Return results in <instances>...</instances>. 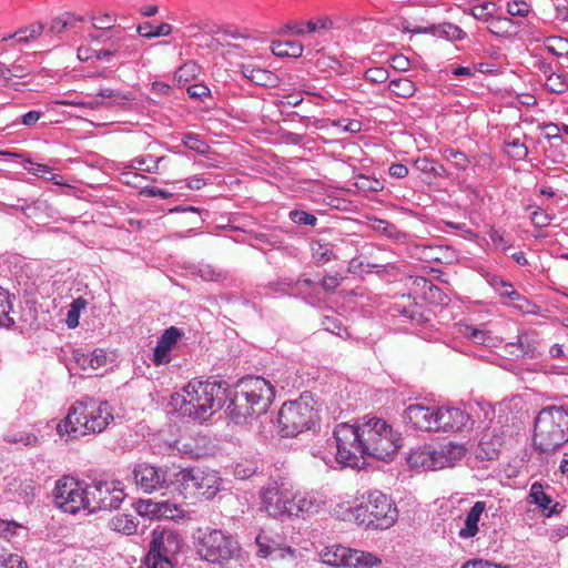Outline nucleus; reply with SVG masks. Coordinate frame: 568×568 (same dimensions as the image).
Returning <instances> with one entry per match:
<instances>
[{
	"label": "nucleus",
	"mask_w": 568,
	"mask_h": 568,
	"mask_svg": "<svg viewBox=\"0 0 568 568\" xmlns=\"http://www.w3.org/2000/svg\"><path fill=\"white\" fill-rule=\"evenodd\" d=\"M182 390L180 415L200 423L224 409L231 420L242 424L266 413L274 398L270 382L258 376L244 377L233 388L225 382L194 379Z\"/></svg>",
	"instance_id": "f257e3e1"
},
{
	"label": "nucleus",
	"mask_w": 568,
	"mask_h": 568,
	"mask_svg": "<svg viewBox=\"0 0 568 568\" xmlns=\"http://www.w3.org/2000/svg\"><path fill=\"white\" fill-rule=\"evenodd\" d=\"M113 419V409L106 400L85 398L77 400L69 408L64 419L58 424L57 432L60 436L72 438L100 434Z\"/></svg>",
	"instance_id": "f03ea898"
},
{
	"label": "nucleus",
	"mask_w": 568,
	"mask_h": 568,
	"mask_svg": "<svg viewBox=\"0 0 568 568\" xmlns=\"http://www.w3.org/2000/svg\"><path fill=\"white\" fill-rule=\"evenodd\" d=\"M568 442V410L542 408L535 418L532 443L540 454H551Z\"/></svg>",
	"instance_id": "7ed1b4c3"
},
{
	"label": "nucleus",
	"mask_w": 568,
	"mask_h": 568,
	"mask_svg": "<svg viewBox=\"0 0 568 568\" xmlns=\"http://www.w3.org/2000/svg\"><path fill=\"white\" fill-rule=\"evenodd\" d=\"M358 525L372 529H388L398 518V510L392 499L379 490L368 491L361 503L352 509Z\"/></svg>",
	"instance_id": "20e7f679"
},
{
	"label": "nucleus",
	"mask_w": 568,
	"mask_h": 568,
	"mask_svg": "<svg viewBox=\"0 0 568 568\" xmlns=\"http://www.w3.org/2000/svg\"><path fill=\"white\" fill-rule=\"evenodd\" d=\"M362 445L366 456L387 460L400 448V434L382 418L363 417L361 423Z\"/></svg>",
	"instance_id": "39448f33"
},
{
	"label": "nucleus",
	"mask_w": 568,
	"mask_h": 568,
	"mask_svg": "<svg viewBox=\"0 0 568 568\" xmlns=\"http://www.w3.org/2000/svg\"><path fill=\"white\" fill-rule=\"evenodd\" d=\"M192 537L199 556L211 564L224 566L240 549L234 537L220 529L197 528Z\"/></svg>",
	"instance_id": "423d86ee"
},
{
	"label": "nucleus",
	"mask_w": 568,
	"mask_h": 568,
	"mask_svg": "<svg viewBox=\"0 0 568 568\" xmlns=\"http://www.w3.org/2000/svg\"><path fill=\"white\" fill-rule=\"evenodd\" d=\"M316 418L313 398L310 395H302L298 399L282 405L277 415L280 433L285 437H294L311 429Z\"/></svg>",
	"instance_id": "0eeeda50"
},
{
	"label": "nucleus",
	"mask_w": 568,
	"mask_h": 568,
	"mask_svg": "<svg viewBox=\"0 0 568 568\" xmlns=\"http://www.w3.org/2000/svg\"><path fill=\"white\" fill-rule=\"evenodd\" d=\"M178 532L163 527L153 531L150 549L144 558L145 568H175Z\"/></svg>",
	"instance_id": "6e6552de"
},
{
	"label": "nucleus",
	"mask_w": 568,
	"mask_h": 568,
	"mask_svg": "<svg viewBox=\"0 0 568 568\" xmlns=\"http://www.w3.org/2000/svg\"><path fill=\"white\" fill-rule=\"evenodd\" d=\"M53 498L55 505L72 515L80 510L90 513L89 486L84 487L81 483L70 476H63L55 481Z\"/></svg>",
	"instance_id": "1a4fd4ad"
},
{
	"label": "nucleus",
	"mask_w": 568,
	"mask_h": 568,
	"mask_svg": "<svg viewBox=\"0 0 568 568\" xmlns=\"http://www.w3.org/2000/svg\"><path fill=\"white\" fill-rule=\"evenodd\" d=\"M89 495L90 513L116 509L125 497L122 484L118 480H97L89 486Z\"/></svg>",
	"instance_id": "9d476101"
},
{
	"label": "nucleus",
	"mask_w": 568,
	"mask_h": 568,
	"mask_svg": "<svg viewBox=\"0 0 568 568\" xmlns=\"http://www.w3.org/2000/svg\"><path fill=\"white\" fill-rule=\"evenodd\" d=\"M323 562L331 566H343L349 568H371L379 564V559L369 552L337 546L334 549H327L322 555Z\"/></svg>",
	"instance_id": "9b49d317"
},
{
	"label": "nucleus",
	"mask_w": 568,
	"mask_h": 568,
	"mask_svg": "<svg viewBox=\"0 0 568 568\" xmlns=\"http://www.w3.org/2000/svg\"><path fill=\"white\" fill-rule=\"evenodd\" d=\"M403 419L414 429L436 432V408L413 404L404 410Z\"/></svg>",
	"instance_id": "f8f14e48"
},
{
	"label": "nucleus",
	"mask_w": 568,
	"mask_h": 568,
	"mask_svg": "<svg viewBox=\"0 0 568 568\" xmlns=\"http://www.w3.org/2000/svg\"><path fill=\"white\" fill-rule=\"evenodd\" d=\"M133 478L136 486L144 493H152L165 483V474L161 468L149 464H139L133 470Z\"/></svg>",
	"instance_id": "ddd939ff"
},
{
	"label": "nucleus",
	"mask_w": 568,
	"mask_h": 568,
	"mask_svg": "<svg viewBox=\"0 0 568 568\" xmlns=\"http://www.w3.org/2000/svg\"><path fill=\"white\" fill-rule=\"evenodd\" d=\"M468 419V414L459 408H436V432H459Z\"/></svg>",
	"instance_id": "4468645a"
},
{
	"label": "nucleus",
	"mask_w": 568,
	"mask_h": 568,
	"mask_svg": "<svg viewBox=\"0 0 568 568\" xmlns=\"http://www.w3.org/2000/svg\"><path fill=\"white\" fill-rule=\"evenodd\" d=\"M262 504L265 510L273 517L294 513L295 504L284 496L277 488H268L262 493Z\"/></svg>",
	"instance_id": "2eb2a0df"
},
{
	"label": "nucleus",
	"mask_w": 568,
	"mask_h": 568,
	"mask_svg": "<svg viewBox=\"0 0 568 568\" xmlns=\"http://www.w3.org/2000/svg\"><path fill=\"white\" fill-rule=\"evenodd\" d=\"M463 455V447L453 444L445 446L440 450H436L430 447L429 469L436 470L453 466L454 462L460 459Z\"/></svg>",
	"instance_id": "dca6fc26"
},
{
	"label": "nucleus",
	"mask_w": 568,
	"mask_h": 568,
	"mask_svg": "<svg viewBox=\"0 0 568 568\" xmlns=\"http://www.w3.org/2000/svg\"><path fill=\"white\" fill-rule=\"evenodd\" d=\"M362 442V438H357L338 445L336 447V460L345 466L357 467L359 457L366 456Z\"/></svg>",
	"instance_id": "f3484780"
},
{
	"label": "nucleus",
	"mask_w": 568,
	"mask_h": 568,
	"mask_svg": "<svg viewBox=\"0 0 568 568\" xmlns=\"http://www.w3.org/2000/svg\"><path fill=\"white\" fill-rule=\"evenodd\" d=\"M178 342V327L171 326L163 335L159 338L158 344L154 348L153 362L155 365L168 364L170 358V351L173 345Z\"/></svg>",
	"instance_id": "a211bd4d"
},
{
	"label": "nucleus",
	"mask_w": 568,
	"mask_h": 568,
	"mask_svg": "<svg viewBox=\"0 0 568 568\" xmlns=\"http://www.w3.org/2000/svg\"><path fill=\"white\" fill-rule=\"evenodd\" d=\"M242 74L252 83L262 87L274 88L278 83V78L275 73L253 64H243Z\"/></svg>",
	"instance_id": "6ab92c4d"
},
{
	"label": "nucleus",
	"mask_w": 568,
	"mask_h": 568,
	"mask_svg": "<svg viewBox=\"0 0 568 568\" xmlns=\"http://www.w3.org/2000/svg\"><path fill=\"white\" fill-rule=\"evenodd\" d=\"M202 469L196 467L183 468L180 470V495H183L184 499H190L191 504L195 503L196 488L199 480H195L196 477H200L199 474H202Z\"/></svg>",
	"instance_id": "aec40b11"
},
{
	"label": "nucleus",
	"mask_w": 568,
	"mask_h": 568,
	"mask_svg": "<svg viewBox=\"0 0 568 568\" xmlns=\"http://www.w3.org/2000/svg\"><path fill=\"white\" fill-rule=\"evenodd\" d=\"M486 509V504L484 501H476L470 510L468 511L466 519H465V527L462 528L458 532L459 538L462 539H469L475 537L478 531V523L480 520V517Z\"/></svg>",
	"instance_id": "412c9836"
},
{
	"label": "nucleus",
	"mask_w": 568,
	"mask_h": 568,
	"mask_svg": "<svg viewBox=\"0 0 568 568\" xmlns=\"http://www.w3.org/2000/svg\"><path fill=\"white\" fill-rule=\"evenodd\" d=\"M544 73L547 74L546 88L552 93H564L568 90V72H555L550 64L544 65Z\"/></svg>",
	"instance_id": "4be33fe9"
},
{
	"label": "nucleus",
	"mask_w": 568,
	"mask_h": 568,
	"mask_svg": "<svg viewBox=\"0 0 568 568\" xmlns=\"http://www.w3.org/2000/svg\"><path fill=\"white\" fill-rule=\"evenodd\" d=\"M529 498L531 503L538 505L542 509L546 516H551L557 513L559 504L551 505V497L544 491V488L539 483H534L531 485Z\"/></svg>",
	"instance_id": "5701e85b"
},
{
	"label": "nucleus",
	"mask_w": 568,
	"mask_h": 568,
	"mask_svg": "<svg viewBox=\"0 0 568 568\" xmlns=\"http://www.w3.org/2000/svg\"><path fill=\"white\" fill-rule=\"evenodd\" d=\"M459 332L463 336L478 345L491 347L496 346L498 343V338L493 336L488 331L479 329L471 325L462 326Z\"/></svg>",
	"instance_id": "b1692460"
},
{
	"label": "nucleus",
	"mask_w": 568,
	"mask_h": 568,
	"mask_svg": "<svg viewBox=\"0 0 568 568\" xmlns=\"http://www.w3.org/2000/svg\"><path fill=\"white\" fill-rule=\"evenodd\" d=\"M413 165L417 171L427 175L429 179L428 183H432L434 179L447 175V171L443 164L427 158L416 159Z\"/></svg>",
	"instance_id": "393cba45"
},
{
	"label": "nucleus",
	"mask_w": 568,
	"mask_h": 568,
	"mask_svg": "<svg viewBox=\"0 0 568 568\" xmlns=\"http://www.w3.org/2000/svg\"><path fill=\"white\" fill-rule=\"evenodd\" d=\"M200 477H196L195 480H199L196 488V496L195 500L199 499H211L215 496L216 491L219 490L216 486V477L212 474H206L205 471H202V474H199Z\"/></svg>",
	"instance_id": "a878e982"
},
{
	"label": "nucleus",
	"mask_w": 568,
	"mask_h": 568,
	"mask_svg": "<svg viewBox=\"0 0 568 568\" xmlns=\"http://www.w3.org/2000/svg\"><path fill=\"white\" fill-rule=\"evenodd\" d=\"M507 348H517L518 356L535 357L537 353V341L534 334H520L515 343H507Z\"/></svg>",
	"instance_id": "bb28decb"
},
{
	"label": "nucleus",
	"mask_w": 568,
	"mask_h": 568,
	"mask_svg": "<svg viewBox=\"0 0 568 568\" xmlns=\"http://www.w3.org/2000/svg\"><path fill=\"white\" fill-rule=\"evenodd\" d=\"M333 28L334 22L329 17H321L316 21L296 23L291 27V29L298 36H304L307 32L327 31Z\"/></svg>",
	"instance_id": "cd10ccee"
},
{
	"label": "nucleus",
	"mask_w": 568,
	"mask_h": 568,
	"mask_svg": "<svg viewBox=\"0 0 568 568\" xmlns=\"http://www.w3.org/2000/svg\"><path fill=\"white\" fill-rule=\"evenodd\" d=\"M292 504H295L294 513H292V516H300L304 514L317 513L323 501L318 500L314 496L306 495L301 497H294L292 499Z\"/></svg>",
	"instance_id": "c85d7f7f"
},
{
	"label": "nucleus",
	"mask_w": 568,
	"mask_h": 568,
	"mask_svg": "<svg viewBox=\"0 0 568 568\" xmlns=\"http://www.w3.org/2000/svg\"><path fill=\"white\" fill-rule=\"evenodd\" d=\"M109 527L114 531L130 536L136 532L138 524L133 516L118 514L110 519Z\"/></svg>",
	"instance_id": "c756f323"
},
{
	"label": "nucleus",
	"mask_w": 568,
	"mask_h": 568,
	"mask_svg": "<svg viewBox=\"0 0 568 568\" xmlns=\"http://www.w3.org/2000/svg\"><path fill=\"white\" fill-rule=\"evenodd\" d=\"M488 30L498 37H510L516 33V27L511 18L493 17L488 24Z\"/></svg>",
	"instance_id": "7c9ffc66"
},
{
	"label": "nucleus",
	"mask_w": 568,
	"mask_h": 568,
	"mask_svg": "<svg viewBox=\"0 0 568 568\" xmlns=\"http://www.w3.org/2000/svg\"><path fill=\"white\" fill-rule=\"evenodd\" d=\"M361 433V423L357 426L348 425L345 423L338 424L334 430L336 447L338 445L345 444L346 442L362 438Z\"/></svg>",
	"instance_id": "2f4dec72"
},
{
	"label": "nucleus",
	"mask_w": 568,
	"mask_h": 568,
	"mask_svg": "<svg viewBox=\"0 0 568 568\" xmlns=\"http://www.w3.org/2000/svg\"><path fill=\"white\" fill-rule=\"evenodd\" d=\"M272 52L277 57L298 58L303 53V45L297 41H277L272 43Z\"/></svg>",
	"instance_id": "473e14b6"
},
{
	"label": "nucleus",
	"mask_w": 568,
	"mask_h": 568,
	"mask_svg": "<svg viewBox=\"0 0 568 568\" xmlns=\"http://www.w3.org/2000/svg\"><path fill=\"white\" fill-rule=\"evenodd\" d=\"M194 270H196L194 273H196L202 280L209 282L220 283L224 282L229 277L227 271L211 264L201 265Z\"/></svg>",
	"instance_id": "72a5a7b5"
},
{
	"label": "nucleus",
	"mask_w": 568,
	"mask_h": 568,
	"mask_svg": "<svg viewBox=\"0 0 568 568\" xmlns=\"http://www.w3.org/2000/svg\"><path fill=\"white\" fill-rule=\"evenodd\" d=\"M388 89L393 94L400 98H409L416 91L415 83L406 78L389 81Z\"/></svg>",
	"instance_id": "f704fd0d"
},
{
	"label": "nucleus",
	"mask_w": 568,
	"mask_h": 568,
	"mask_svg": "<svg viewBox=\"0 0 568 568\" xmlns=\"http://www.w3.org/2000/svg\"><path fill=\"white\" fill-rule=\"evenodd\" d=\"M191 213L192 217L190 221L186 220V216H183L180 219V223L182 222L187 226L186 233H190L191 231L200 230L203 226V219L201 217V211L194 206H183L180 205V214H187Z\"/></svg>",
	"instance_id": "c9c22d12"
},
{
	"label": "nucleus",
	"mask_w": 568,
	"mask_h": 568,
	"mask_svg": "<svg viewBox=\"0 0 568 568\" xmlns=\"http://www.w3.org/2000/svg\"><path fill=\"white\" fill-rule=\"evenodd\" d=\"M432 31L435 36L448 40H460L465 37V32L459 27L448 22L432 27Z\"/></svg>",
	"instance_id": "e433bc0d"
},
{
	"label": "nucleus",
	"mask_w": 568,
	"mask_h": 568,
	"mask_svg": "<svg viewBox=\"0 0 568 568\" xmlns=\"http://www.w3.org/2000/svg\"><path fill=\"white\" fill-rule=\"evenodd\" d=\"M159 161L160 159H155L150 154L141 155L133 159L126 168L141 172H154L158 169Z\"/></svg>",
	"instance_id": "4c0bfd02"
},
{
	"label": "nucleus",
	"mask_w": 568,
	"mask_h": 568,
	"mask_svg": "<svg viewBox=\"0 0 568 568\" xmlns=\"http://www.w3.org/2000/svg\"><path fill=\"white\" fill-rule=\"evenodd\" d=\"M312 256L318 264H325L335 257L329 244L315 241L311 244Z\"/></svg>",
	"instance_id": "58836bf2"
},
{
	"label": "nucleus",
	"mask_w": 568,
	"mask_h": 568,
	"mask_svg": "<svg viewBox=\"0 0 568 568\" xmlns=\"http://www.w3.org/2000/svg\"><path fill=\"white\" fill-rule=\"evenodd\" d=\"M43 29H44L43 24L37 22V23H32L26 28L19 29L11 37H16V40L20 43H28L29 41L41 36Z\"/></svg>",
	"instance_id": "ea45409f"
},
{
	"label": "nucleus",
	"mask_w": 568,
	"mask_h": 568,
	"mask_svg": "<svg viewBox=\"0 0 568 568\" xmlns=\"http://www.w3.org/2000/svg\"><path fill=\"white\" fill-rule=\"evenodd\" d=\"M200 72L201 67L194 61H189L180 65V89L190 84L192 80H195Z\"/></svg>",
	"instance_id": "a19ab883"
},
{
	"label": "nucleus",
	"mask_w": 568,
	"mask_h": 568,
	"mask_svg": "<svg viewBox=\"0 0 568 568\" xmlns=\"http://www.w3.org/2000/svg\"><path fill=\"white\" fill-rule=\"evenodd\" d=\"M429 456L430 447L417 448L408 455L407 462L412 467L429 469Z\"/></svg>",
	"instance_id": "79ce46f5"
},
{
	"label": "nucleus",
	"mask_w": 568,
	"mask_h": 568,
	"mask_svg": "<svg viewBox=\"0 0 568 568\" xmlns=\"http://www.w3.org/2000/svg\"><path fill=\"white\" fill-rule=\"evenodd\" d=\"M171 31L172 27L168 23H161L158 27H153L150 22H145L138 27L139 34L144 38L168 36Z\"/></svg>",
	"instance_id": "37998d69"
},
{
	"label": "nucleus",
	"mask_w": 568,
	"mask_h": 568,
	"mask_svg": "<svg viewBox=\"0 0 568 568\" xmlns=\"http://www.w3.org/2000/svg\"><path fill=\"white\" fill-rule=\"evenodd\" d=\"M182 144L190 151H194L197 154H205L209 152L210 146L199 135L193 133H185L182 136Z\"/></svg>",
	"instance_id": "c03bdc74"
},
{
	"label": "nucleus",
	"mask_w": 568,
	"mask_h": 568,
	"mask_svg": "<svg viewBox=\"0 0 568 568\" xmlns=\"http://www.w3.org/2000/svg\"><path fill=\"white\" fill-rule=\"evenodd\" d=\"M87 301L82 297L73 300L67 314L65 323L69 328H75L79 325V317L82 310L87 306Z\"/></svg>",
	"instance_id": "a18cd8bd"
},
{
	"label": "nucleus",
	"mask_w": 568,
	"mask_h": 568,
	"mask_svg": "<svg viewBox=\"0 0 568 568\" xmlns=\"http://www.w3.org/2000/svg\"><path fill=\"white\" fill-rule=\"evenodd\" d=\"M373 229L389 239L398 240L404 236V233L395 224L385 220L375 219L373 221Z\"/></svg>",
	"instance_id": "49530a36"
},
{
	"label": "nucleus",
	"mask_w": 568,
	"mask_h": 568,
	"mask_svg": "<svg viewBox=\"0 0 568 568\" xmlns=\"http://www.w3.org/2000/svg\"><path fill=\"white\" fill-rule=\"evenodd\" d=\"M12 305L9 300L8 292L0 287V326H10L14 323L13 318L10 317Z\"/></svg>",
	"instance_id": "de8ad7c7"
},
{
	"label": "nucleus",
	"mask_w": 568,
	"mask_h": 568,
	"mask_svg": "<svg viewBox=\"0 0 568 568\" xmlns=\"http://www.w3.org/2000/svg\"><path fill=\"white\" fill-rule=\"evenodd\" d=\"M496 11V4L494 2H484L481 4L475 6L470 9V14L477 19L485 22H488L491 20Z\"/></svg>",
	"instance_id": "09e8293b"
},
{
	"label": "nucleus",
	"mask_w": 568,
	"mask_h": 568,
	"mask_svg": "<svg viewBox=\"0 0 568 568\" xmlns=\"http://www.w3.org/2000/svg\"><path fill=\"white\" fill-rule=\"evenodd\" d=\"M185 89L187 97L194 101L203 102L206 98L211 97V91L203 82H194L186 84Z\"/></svg>",
	"instance_id": "8fccbe9b"
},
{
	"label": "nucleus",
	"mask_w": 568,
	"mask_h": 568,
	"mask_svg": "<svg viewBox=\"0 0 568 568\" xmlns=\"http://www.w3.org/2000/svg\"><path fill=\"white\" fill-rule=\"evenodd\" d=\"M445 159L458 170H466L469 160L465 153L455 149H447L444 153Z\"/></svg>",
	"instance_id": "3c124183"
},
{
	"label": "nucleus",
	"mask_w": 568,
	"mask_h": 568,
	"mask_svg": "<svg viewBox=\"0 0 568 568\" xmlns=\"http://www.w3.org/2000/svg\"><path fill=\"white\" fill-rule=\"evenodd\" d=\"M161 510L159 501L151 499L140 500L136 504V511L141 516H148L150 518H159V511Z\"/></svg>",
	"instance_id": "603ef678"
},
{
	"label": "nucleus",
	"mask_w": 568,
	"mask_h": 568,
	"mask_svg": "<svg viewBox=\"0 0 568 568\" xmlns=\"http://www.w3.org/2000/svg\"><path fill=\"white\" fill-rule=\"evenodd\" d=\"M21 529L22 526L16 521L0 519V538L6 541H11V539L17 536Z\"/></svg>",
	"instance_id": "864d4df0"
},
{
	"label": "nucleus",
	"mask_w": 568,
	"mask_h": 568,
	"mask_svg": "<svg viewBox=\"0 0 568 568\" xmlns=\"http://www.w3.org/2000/svg\"><path fill=\"white\" fill-rule=\"evenodd\" d=\"M290 219L298 225L315 226L317 223V217L314 214L307 213L302 210H294L290 212Z\"/></svg>",
	"instance_id": "5fc2aeb1"
},
{
	"label": "nucleus",
	"mask_w": 568,
	"mask_h": 568,
	"mask_svg": "<svg viewBox=\"0 0 568 568\" xmlns=\"http://www.w3.org/2000/svg\"><path fill=\"white\" fill-rule=\"evenodd\" d=\"M256 545L261 557L266 558L275 551L274 542H271L270 538L263 532L256 536Z\"/></svg>",
	"instance_id": "6e6d98bb"
},
{
	"label": "nucleus",
	"mask_w": 568,
	"mask_h": 568,
	"mask_svg": "<svg viewBox=\"0 0 568 568\" xmlns=\"http://www.w3.org/2000/svg\"><path fill=\"white\" fill-rule=\"evenodd\" d=\"M507 146L511 149L509 155L516 160H524L528 154V148L519 139L507 142Z\"/></svg>",
	"instance_id": "4d7b16f0"
},
{
	"label": "nucleus",
	"mask_w": 568,
	"mask_h": 568,
	"mask_svg": "<svg viewBox=\"0 0 568 568\" xmlns=\"http://www.w3.org/2000/svg\"><path fill=\"white\" fill-rule=\"evenodd\" d=\"M357 187H359L363 191H371V192H377L383 189V184L377 179H372L365 175H361L357 179L356 182Z\"/></svg>",
	"instance_id": "13d9d810"
},
{
	"label": "nucleus",
	"mask_w": 568,
	"mask_h": 568,
	"mask_svg": "<svg viewBox=\"0 0 568 568\" xmlns=\"http://www.w3.org/2000/svg\"><path fill=\"white\" fill-rule=\"evenodd\" d=\"M0 566L3 568H28L27 561L16 554H8L7 557L0 556Z\"/></svg>",
	"instance_id": "bf43d9fd"
},
{
	"label": "nucleus",
	"mask_w": 568,
	"mask_h": 568,
	"mask_svg": "<svg viewBox=\"0 0 568 568\" xmlns=\"http://www.w3.org/2000/svg\"><path fill=\"white\" fill-rule=\"evenodd\" d=\"M75 22V18L72 14H64L60 18L53 20L51 24V31L55 33H60L63 30L73 27Z\"/></svg>",
	"instance_id": "052dcab7"
},
{
	"label": "nucleus",
	"mask_w": 568,
	"mask_h": 568,
	"mask_svg": "<svg viewBox=\"0 0 568 568\" xmlns=\"http://www.w3.org/2000/svg\"><path fill=\"white\" fill-rule=\"evenodd\" d=\"M342 280L343 277L339 273L328 274L321 281V286L326 293H334Z\"/></svg>",
	"instance_id": "680f3d73"
},
{
	"label": "nucleus",
	"mask_w": 568,
	"mask_h": 568,
	"mask_svg": "<svg viewBox=\"0 0 568 568\" xmlns=\"http://www.w3.org/2000/svg\"><path fill=\"white\" fill-rule=\"evenodd\" d=\"M365 78L374 83H382L388 79V72L384 68H371L365 72Z\"/></svg>",
	"instance_id": "e2e57ef3"
},
{
	"label": "nucleus",
	"mask_w": 568,
	"mask_h": 568,
	"mask_svg": "<svg viewBox=\"0 0 568 568\" xmlns=\"http://www.w3.org/2000/svg\"><path fill=\"white\" fill-rule=\"evenodd\" d=\"M73 359L81 369L92 371L91 353L85 354L79 349H75L73 352Z\"/></svg>",
	"instance_id": "0e129e2a"
},
{
	"label": "nucleus",
	"mask_w": 568,
	"mask_h": 568,
	"mask_svg": "<svg viewBox=\"0 0 568 568\" xmlns=\"http://www.w3.org/2000/svg\"><path fill=\"white\" fill-rule=\"evenodd\" d=\"M161 510L159 511V518L174 519L178 513V506L171 504L168 500L159 501Z\"/></svg>",
	"instance_id": "69168bd1"
},
{
	"label": "nucleus",
	"mask_w": 568,
	"mask_h": 568,
	"mask_svg": "<svg viewBox=\"0 0 568 568\" xmlns=\"http://www.w3.org/2000/svg\"><path fill=\"white\" fill-rule=\"evenodd\" d=\"M93 21L94 28L108 30L114 26L115 19L111 14L104 13L99 17H93Z\"/></svg>",
	"instance_id": "338daca9"
},
{
	"label": "nucleus",
	"mask_w": 568,
	"mask_h": 568,
	"mask_svg": "<svg viewBox=\"0 0 568 568\" xmlns=\"http://www.w3.org/2000/svg\"><path fill=\"white\" fill-rule=\"evenodd\" d=\"M489 237L491 242L504 252H507L511 247V244L505 239L504 234L497 230H493Z\"/></svg>",
	"instance_id": "774afa93"
}]
</instances>
